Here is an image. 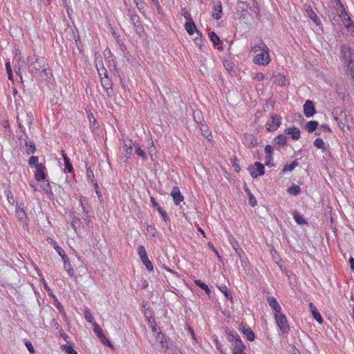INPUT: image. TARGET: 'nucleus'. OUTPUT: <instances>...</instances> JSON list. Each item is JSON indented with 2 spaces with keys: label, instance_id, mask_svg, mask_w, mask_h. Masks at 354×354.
Returning <instances> with one entry per match:
<instances>
[{
  "label": "nucleus",
  "instance_id": "obj_1",
  "mask_svg": "<svg viewBox=\"0 0 354 354\" xmlns=\"http://www.w3.org/2000/svg\"><path fill=\"white\" fill-rule=\"evenodd\" d=\"M339 58L346 67L347 72L354 75V50L345 44H342Z\"/></svg>",
  "mask_w": 354,
  "mask_h": 354
},
{
  "label": "nucleus",
  "instance_id": "obj_2",
  "mask_svg": "<svg viewBox=\"0 0 354 354\" xmlns=\"http://www.w3.org/2000/svg\"><path fill=\"white\" fill-rule=\"evenodd\" d=\"M226 333L228 335V341L233 343V354H245L246 346L240 336L236 332L228 330Z\"/></svg>",
  "mask_w": 354,
  "mask_h": 354
},
{
  "label": "nucleus",
  "instance_id": "obj_3",
  "mask_svg": "<svg viewBox=\"0 0 354 354\" xmlns=\"http://www.w3.org/2000/svg\"><path fill=\"white\" fill-rule=\"evenodd\" d=\"M27 64L28 72L35 75L44 67L45 60L44 58H39L38 55H34L33 57H28Z\"/></svg>",
  "mask_w": 354,
  "mask_h": 354
},
{
  "label": "nucleus",
  "instance_id": "obj_4",
  "mask_svg": "<svg viewBox=\"0 0 354 354\" xmlns=\"http://www.w3.org/2000/svg\"><path fill=\"white\" fill-rule=\"evenodd\" d=\"M261 47L263 48L261 53L257 54L253 58V62L255 64H257L259 66H266L270 63V62L271 60L270 55H269V48L263 42L261 43Z\"/></svg>",
  "mask_w": 354,
  "mask_h": 354
},
{
  "label": "nucleus",
  "instance_id": "obj_5",
  "mask_svg": "<svg viewBox=\"0 0 354 354\" xmlns=\"http://www.w3.org/2000/svg\"><path fill=\"white\" fill-rule=\"evenodd\" d=\"M275 319L277 326L283 333H287L290 330V326L288 324L287 319L285 315L279 313L275 315Z\"/></svg>",
  "mask_w": 354,
  "mask_h": 354
},
{
  "label": "nucleus",
  "instance_id": "obj_6",
  "mask_svg": "<svg viewBox=\"0 0 354 354\" xmlns=\"http://www.w3.org/2000/svg\"><path fill=\"white\" fill-rule=\"evenodd\" d=\"M248 170L253 178H257L259 176H262L265 173L264 165L259 162H255L253 166L248 167Z\"/></svg>",
  "mask_w": 354,
  "mask_h": 354
},
{
  "label": "nucleus",
  "instance_id": "obj_7",
  "mask_svg": "<svg viewBox=\"0 0 354 354\" xmlns=\"http://www.w3.org/2000/svg\"><path fill=\"white\" fill-rule=\"evenodd\" d=\"M123 148L125 152L124 156L122 158L123 162H127L130 158L133 151V142L131 139L124 138L122 140Z\"/></svg>",
  "mask_w": 354,
  "mask_h": 354
},
{
  "label": "nucleus",
  "instance_id": "obj_8",
  "mask_svg": "<svg viewBox=\"0 0 354 354\" xmlns=\"http://www.w3.org/2000/svg\"><path fill=\"white\" fill-rule=\"evenodd\" d=\"M281 118L278 115L271 116V122H268L266 124V129L268 131H274L280 126Z\"/></svg>",
  "mask_w": 354,
  "mask_h": 354
},
{
  "label": "nucleus",
  "instance_id": "obj_9",
  "mask_svg": "<svg viewBox=\"0 0 354 354\" xmlns=\"http://www.w3.org/2000/svg\"><path fill=\"white\" fill-rule=\"evenodd\" d=\"M127 15L130 18V20L132 24L134 26L136 31L142 29L140 17L136 13H135L131 9H127Z\"/></svg>",
  "mask_w": 354,
  "mask_h": 354
},
{
  "label": "nucleus",
  "instance_id": "obj_10",
  "mask_svg": "<svg viewBox=\"0 0 354 354\" xmlns=\"http://www.w3.org/2000/svg\"><path fill=\"white\" fill-rule=\"evenodd\" d=\"M93 331L97 335V336L100 339L101 342L106 345H108L109 346H111V342L109 341V339L106 337V336L104 335L102 328L100 327V326L95 322L93 323Z\"/></svg>",
  "mask_w": 354,
  "mask_h": 354
},
{
  "label": "nucleus",
  "instance_id": "obj_11",
  "mask_svg": "<svg viewBox=\"0 0 354 354\" xmlns=\"http://www.w3.org/2000/svg\"><path fill=\"white\" fill-rule=\"evenodd\" d=\"M239 329L247 337L249 341L252 342L254 339V333L245 324L241 322L239 326Z\"/></svg>",
  "mask_w": 354,
  "mask_h": 354
},
{
  "label": "nucleus",
  "instance_id": "obj_12",
  "mask_svg": "<svg viewBox=\"0 0 354 354\" xmlns=\"http://www.w3.org/2000/svg\"><path fill=\"white\" fill-rule=\"evenodd\" d=\"M316 113L313 102L308 100L304 105V113L307 118L313 116Z\"/></svg>",
  "mask_w": 354,
  "mask_h": 354
},
{
  "label": "nucleus",
  "instance_id": "obj_13",
  "mask_svg": "<svg viewBox=\"0 0 354 354\" xmlns=\"http://www.w3.org/2000/svg\"><path fill=\"white\" fill-rule=\"evenodd\" d=\"M36 171L35 172V178L37 181H41L45 180L46 174L45 173L46 167L43 164L37 165Z\"/></svg>",
  "mask_w": 354,
  "mask_h": 354
},
{
  "label": "nucleus",
  "instance_id": "obj_14",
  "mask_svg": "<svg viewBox=\"0 0 354 354\" xmlns=\"http://www.w3.org/2000/svg\"><path fill=\"white\" fill-rule=\"evenodd\" d=\"M175 205H178L180 202L183 201L184 196L181 194L179 187H174L171 192Z\"/></svg>",
  "mask_w": 354,
  "mask_h": 354
},
{
  "label": "nucleus",
  "instance_id": "obj_15",
  "mask_svg": "<svg viewBox=\"0 0 354 354\" xmlns=\"http://www.w3.org/2000/svg\"><path fill=\"white\" fill-rule=\"evenodd\" d=\"M104 71V77H101V84L102 87L106 91L107 95H111L109 93V89L112 88V82L111 80L108 77L106 71L104 68H103Z\"/></svg>",
  "mask_w": 354,
  "mask_h": 354
},
{
  "label": "nucleus",
  "instance_id": "obj_16",
  "mask_svg": "<svg viewBox=\"0 0 354 354\" xmlns=\"http://www.w3.org/2000/svg\"><path fill=\"white\" fill-rule=\"evenodd\" d=\"M213 12H212V17L215 19H219L221 18V15L223 12L222 5L221 2L220 1H217L214 2V6H213Z\"/></svg>",
  "mask_w": 354,
  "mask_h": 354
},
{
  "label": "nucleus",
  "instance_id": "obj_17",
  "mask_svg": "<svg viewBox=\"0 0 354 354\" xmlns=\"http://www.w3.org/2000/svg\"><path fill=\"white\" fill-rule=\"evenodd\" d=\"M185 28L189 35H192L194 32L196 31L197 34L202 37L201 32L197 30L196 26L193 19L191 21H187L185 24Z\"/></svg>",
  "mask_w": 354,
  "mask_h": 354
},
{
  "label": "nucleus",
  "instance_id": "obj_18",
  "mask_svg": "<svg viewBox=\"0 0 354 354\" xmlns=\"http://www.w3.org/2000/svg\"><path fill=\"white\" fill-rule=\"evenodd\" d=\"M151 202L152 203V205L154 208L157 209V211L162 216L163 220L165 222H168L170 221L169 216L167 215V213L166 211L162 209L158 205V203L156 202V199L153 197H151Z\"/></svg>",
  "mask_w": 354,
  "mask_h": 354
},
{
  "label": "nucleus",
  "instance_id": "obj_19",
  "mask_svg": "<svg viewBox=\"0 0 354 354\" xmlns=\"http://www.w3.org/2000/svg\"><path fill=\"white\" fill-rule=\"evenodd\" d=\"M223 64L224 67L231 76H234L236 75V71L234 69V64L232 61L230 59H224L223 61Z\"/></svg>",
  "mask_w": 354,
  "mask_h": 354
},
{
  "label": "nucleus",
  "instance_id": "obj_20",
  "mask_svg": "<svg viewBox=\"0 0 354 354\" xmlns=\"http://www.w3.org/2000/svg\"><path fill=\"white\" fill-rule=\"evenodd\" d=\"M305 10L308 16L313 20V21L316 25H319L321 24L319 18L316 15V13L313 11L310 6H305Z\"/></svg>",
  "mask_w": 354,
  "mask_h": 354
},
{
  "label": "nucleus",
  "instance_id": "obj_21",
  "mask_svg": "<svg viewBox=\"0 0 354 354\" xmlns=\"http://www.w3.org/2000/svg\"><path fill=\"white\" fill-rule=\"evenodd\" d=\"M16 216L21 223L24 224L26 223L27 214L24 208L21 207L20 205L16 208Z\"/></svg>",
  "mask_w": 354,
  "mask_h": 354
},
{
  "label": "nucleus",
  "instance_id": "obj_22",
  "mask_svg": "<svg viewBox=\"0 0 354 354\" xmlns=\"http://www.w3.org/2000/svg\"><path fill=\"white\" fill-rule=\"evenodd\" d=\"M309 308L311 311V313L314 317V319L319 323L322 324L323 323V319L320 315V313L318 312L317 308L313 303H310Z\"/></svg>",
  "mask_w": 354,
  "mask_h": 354
},
{
  "label": "nucleus",
  "instance_id": "obj_23",
  "mask_svg": "<svg viewBox=\"0 0 354 354\" xmlns=\"http://www.w3.org/2000/svg\"><path fill=\"white\" fill-rule=\"evenodd\" d=\"M62 155L63 160L64 162L65 171H66L68 173H73L74 170H73V165L70 162L69 158L66 156V154L63 151H62Z\"/></svg>",
  "mask_w": 354,
  "mask_h": 354
},
{
  "label": "nucleus",
  "instance_id": "obj_24",
  "mask_svg": "<svg viewBox=\"0 0 354 354\" xmlns=\"http://www.w3.org/2000/svg\"><path fill=\"white\" fill-rule=\"evenodd\" d=\"M156 342L151 343L152 345H154L156 343H158L160 344V346L162 348L167 347V344L166 343V337L165 335L161 333H158L156 335Z\"/></svg>",
  "mask_w": 354,
  "mask_h": 354
},
{
  "label": "nucleus",
  "instance_id": "obj_25",
  "mask_svg": "<svg viewBox=\"0 0 354 354\" xmlns=\"http://www.w3.org/2000/svg\"><path fill=\"white\" fill-rule=\"evenodd\" d=\"M269 306L277 313L281 311V306L278 304L277 301L272 297H268L267 299Z\"/></svg>",
  "mask_w": 354,
  "mask_h": 354
},
{
  "label": "nucleus",
  "instance_id": "obj_26",
  "mask_svg": "<svg viewBox=\"0 0 354 354\" xmlns=\"http://www.w3.org/2000/svg\"><path fill=\"white\" fill-rule=\"evenodd\" d=\"M286 131L287 134L292 136L293 140H297L300 138V130L298 128L292 127V128H288Z\"/></svg>",
  "mask_w": 354,
  "mask_h": 354
},
{
  "label": "nucleus",
  "instance_id": "obj_27",
  "mask_svg": "<svg viewBox=\"0 0 354 354\" xmlns=\"http://www.w3.org/2000/svg\"><path fill=\"white\" fill-rule=\"evenodd\" d=\"M286 136L284 135H279L274 140V145H278L279 147L284 146L286 143Z\"/></svg>",
  "mask_w": 354,
  "mask_h": 354
},
{
  "label": "nucleus",
  "instance_id": "obj_28",
  "mask_svg": "<svg viewBox=\"0 0 354 354\" xmlns=\"http://www.w3.org/2000/svg\"><path fill=\"white\" fill-rule=\"evenodd\" d=\"M318 122L317 121H309L306 124V129L309 133H313L316 130L318 127Z\"/></svg>",
  "mask_w": 354,
  "mask_h": 354
},
{
  "label": "nucleus",
  "instance_id": "obj_29",
  "mask_svg": "<svg viewBox=\"0 0 354 354\" xmlns=\"http://www.w3.org/2000/svg\"><path fill=\"white\" fill-rule=\"evenodd\" d=\"M245 141L249 148H252L257 145V140L252 135H249L246 136Z\"/></svg>",
  "mask_w": 354,
  "mask_h": 354
},
{
  "label": "nucleus",
  "instance_id": "obj_30",
  "mask_svg": "<svg viewBox=\"0 0 354 354\" xmlns=\"http://www.w3.org/2000/svg\"><path fill=\"white\" fill-rule=\"evenodd\" d=\"M343 114L342 110L339 107H336L333 111V115L335 120L342 122V115Z\"/></svg>",
  "mask_w": 354,
  "mask_h": 354
},
{
  "label": "nucleus",
  "instance_id": "obj_31",
  "mask_svg": "<svg viewBox=\"0 0 354 354\" xmlns=\"http://www.w3.org/2000/svg\"><path fill=\"white\" fill-rule=\"evenodd\" d=\"M288 192L294 196H297L301 193V188L297 185H292L288 189Z\"/></svg>",
  "mask_w": 354,
  "mask_h": 354
},
{
  "label": "nucleus",
  "instance_id": "obj_32",
  "mask_svg": "<svg viewBox=\"0 0 354 354\" xmlns=\"http://www.w3.org/2000/svg\"><path fill=\"white\" fill-rule=\"evenodd\" d=\"M41 69L42 70L41 71V77L46 80H50L53 76L51 71L48 68H45L44 67Z\"/></svg>",
  "mask_w": 354,
  "mask_h": 354
},
{
  "label": "nucleus",
  "instance_id": "obj_33",
  "mask_svg": "<svg viewBox=\"0 0 354 354\" xmlns=\"http://www.w3.org/2000/svg\"><path fill=\"white\" fill-rule=\"evenodd\" d=\"M293 218L295 221L299 225L306 224L307 221L303 218V216L297 212L293 213Z\"/></svg>",
  "mask_w": 354,
  "mask_h": 354
},
{
  "label": "nucleus",
  "instance_id": "obj_34",
  "mask_svg": "<svg viewBox=\"0 0 354 354\" xmlns=\"http://www.w3.org/2000/svg\"><path fill=\"white\" fill-rule=\"evenodd\" d=\"M274 82L279 86H285L287 84V80L285 76L281 75H277L275 77Z\"/></svg>",
  "mask_w": 354,
  "mask_h": 354
},
{
  "label": "nucleus",
  "instance_id": "obj_35",
  "mask_svg": "<svg viewBox=\"0 0 354 354\" xmlns=\"http://www.w3.org/2000/svg\"><path fill=\"white\" fill-rule=\"evenodd\" d=\"M133 146L135 147L136 153L140 157H141L142 160H147V156L146 153L138 145L134 144Z\"/></svg>",
  "mask_w": 354,
  "mask_h": 354
},
{
  "label": "nucleus",
  "instance_id": "obj_36",
  "mask_svg": "<svg viewBox=\"0 0 354 354\" xmlns=\"http://www.w3.org/2000/svg\"><path fill=\"white\" fill-rule=\"evenodd\" d=\"M88 119L91 123V128L94 130L95 129H97L98 128V125H97V122L93 115V114L90 112L88 114Z\"/></svg>",
  "mask_w": 354,
  "mask_h": 354
},
{
  "label": "nucleus",
  "instance_id": "obj_37",
  "mask_svg": "<svg viewBox=\"0 0 354 354\" xmlns=\"http://www.w3.org/2000/svg\"><path fill=\"white\" fill-rule=\"evenodd\" d=\"M84 318H85V319L88 322H89V323H91L92 324H93V323H95V322L94 321V319H93V317L92 316V314H91V312L90 309L86 308L84 310Z\"/></svg>",
  "mask_w": 354,
  "mask_h": 354
},
{
  "label": "nucleus",
  "instance_id": "obj_38",
  "mask_svg": "<svg viewBox=\"0 0 354 354\" xmlns=\"http://www.w3.org/2000/svg\"><path fill=\"white\" fill-rule=\"evenodd\" d=\"M209 37L214 46H217L220 44V39L214 32H209Z\"/></svg>",
  "mask_w": 354,
  "mask_h": 354
},
{
  "label": "nucleus",
  "instance_id": "obj_39",
  "mask_svg": "<svg viewBox=\"0 0 354 354\" xmlns=\"http://www.w3.org/2000/svg\"><path fill=\"white\" fill-rule=\"evenodd\" d=\"M28 153H34L36 151V147L32 142L25 141Z\"/></svg>",
  "mask_w": 354,
  "mask_h": 354
},
{
  "label": "nucleus",
  "instance_id": "obj_40",
  "mask_svg": "<svg viewBox=\"0 0 354 354\" xmlns=\"http://www.w3.org/2000/svg\"><path fill=\"white\" fill-rule=\"evenodd\" d=\"M298 165H299V162L297 160L292 161L289 165H288V164L285 165L283 167V172H285L287 171H292L295 168V167H297Z\"/></svg>",
  "mask_w": 354,
  "mask_h": 354
},
{
  "label": "nucleus",
  "instance_id": "obj_41",
  "mask_svg": "<svg viewBox=\"0 0 354 354\" xmlns=\"http://www.w3.org/2000/svg\"><path fill=\"white\" fill-rule=\"evenodd\" d=\"M194 283L197 286H198L201 289L204 290L206 293L209 294V292H211L209 287L205 283L201 281V280H195Z\"/></svg>",
  "mask_w": 354,
  "mask_h": 354
},
{
  "label": "nucleus",
  "instance_id": "obj_42",
  "mask_svg": "<svg viewBox=\"0 0 354 354\" xmlns=\"http://www.w3.org/2000/svg\"><path fill=\"white\" fill-rule=\"evenodd\" d=\"M64 267L70 277H73L75 275V271L70 261L68 263H65L64 264Z\"/></svg>",
  "mask_w": 354,
  "mask_h": 354
},
{
  "label": "nucleus",
  "instance_id": "obj_43",
  "mask_svg": "<svg viewBox=\"0 0 354 354\" xmlns=\"http://www.w3.org/2000/svg\"><path fill=\"white\" fill-rule=\"evenodd\" d=\"M141 260H142L143 264L145 266L146 268L149 271L153 270V265H152L151 261L149 259L148 256L145 258L141 259Z\"/></svg>",
  "mask_w": 354,
  "mask_h": 354
},
{
  "label": "nucleus",
  "instance_id": "obj_44",
  "mask_svg": "<svg viewBox=\"0 0 354 354\" xmlns=\"http://www.w3.org/2000/svg\"><path fill=\"white\" fill-rule=\"evenodd\" d=\"M80 205L82 207V213H83V216H82V218L87 221V223L89 222V215H88V210L86 209L85 206L83 204V202L82 200H80Z\"/></svg>",
  "mask_w": 354,
  "mask_h": 354
},
{
  "label": "nucleus",
  "instance_id": "obj_45",
  "mask_svg": "<svg viewBox=\"0 0 354 354\" xmlns=\"http://www.w3.org/2000/svg\"><path fill=\"white\" fill-rule=\"evenodd\" d=\"M314 145L317 149H321L323 151H325V143L322 138H317L314 142Z\"/></svg>",
  "mask_w": 354,
  "mask_h": 354
},
{
  "label": "nucleus",
  "instance_id": "obj_46",
  "mask_svg": "<svg viewBox=\"0 0 354 354\" xmlns=\"http://www.w3.org/2000/svg\"><path fill=\"white\" fill-rule=\"evenodd\" d=\"M71 227L76 231L81 225V221L78 217H73L71 223Z\"/></svg>",
  "mask_w": 354,
  "mask_h": 354
},
{
  "label": "nucleus",
  "instance_id": "obj_47",
  "mask_svg": "<svg viewBox=\"0 0 354 354\" xmlns=\"http://www.w3.org/2000/svg\"><path fill=\"white\" fill-rule=\"evenodd\" d=\"M220 290L224 294L227 299H230V301H232L233 297L232 296V294L228 290L227 288L225 286L221 287Z\"/></svg>",
  "mask_w": 354,
  "mask_h": 354
},
{
  "label": "nucleus",
  "instance_id": "obj_48",
  "mask_svg": "<svg viewBox=\"0 0 354 354\" xmlns=\"http://www.w3.org/2000/svg\"><path fill=\"white\" fill-rule=\"evenodd\" d=\"M40 163L38 162V157L37 156H31L28 160V165L30 167H35L37 168V165H39Z\"/></svg>",
  "mask_w": 354,
  "mask_h": 354
},
{
  "label": "nucleus",
  "instance_id": "obj_49",
  "mask_svg": "<svg viewBox=\"0 0 354 354\" xmlns=\"http://www.w3.org/2000/svg\"><path fill=\"white\" fill-rule=\"evenodd\" d=\"M63 349L68 353V354H77V351L74 350L73 346L71 344H65L62 346Z\"/></svg>",
  "mask_w": 354,
  "mask_h": 354
},
{
  "label": "nucleus",
  "instance_id": "obj_50",
  "mask_svg": "<svg viewBox=\"0 0 354 354\" xmlns=\"http://www.w3.org/2000/svg\"><path fill=\"white\" fill-rule=\"evenodd\" d=\"M272 147L270 145H266L265 147V153H266V159H271L272 154Z\"/></svg>",
  "mask_w": 354,
  "mask_h": 354
},
{
  "label": "nucleus",
  "instance_id": "obj_51",
  "mask_svg": "<svg viewBox=\"0 0 354 354\" xmlns=\"http://www.w3.org/2000/svg\"><path fill=\"white\" fill-rule=\"evenodd\" d=\"M6 71H7L8 79L10 80H12L13 75H12V71L10 63L9 61L6 62Z\"/></svg>",
  "mask_w": 354,
  "mask_h": 354
},
{
  "label": "nucleus",
  "instance_id": "obj_52",
  "mask_svg": "<svg viewBox=\"0 0 354 354\" xmlns=\"http://www.w3.org/2000/svg\"><path fill=\"white\" fill-rule=\"evenodd\" d=\"M138 253L140 257V259L145 258L147 257V254L146 250L144 246L140 245L138 248Z\"/></svg>",
  "mask_w": 354,
  "mask_h": 354
},
{
  "label": "nucleus",
  "instance_id": "obj_53",
  "mask_svg": "<svg viewBox=\"0 0 354 354\" xmlns=\"http://www.w3.org/2000/svg\"><path fill=\"white\" fill-rule=\"evenodd\" d=\"M181 15L185 18L187 21L193 19L189 11L187 10L185 8L181 9Z\"/></svg>",
  "mask_w": 354,
  "mask_h": 354
},
{
  "label": "nucleus",
  "instance_id": "obj_54",
  "mask_svg": "<svg viewBox=\"0 0 354 354\" xmlns=\"http://www.w3.org/2000/svg\"><path fill=\"white\" fill-rule=\"evenodd\" d=\"M133 2L136 3V7L138 8V9L140 11V12H142L144 8H145V3L143 2L142 0H133Z\"/></svg>",
  "mask_w": 354,
  "mask_h": 354
},
{
  "label": "nucleus",
  "instance_id": "obj_55",
  "mask_svg": "<svg viewBox=\"0 0 354 354\" xmlns=\"http://www.w3.org/2000/svg\"><path fill=\"white\" fill-rule=\"evenodd\" d=\"M236 253L239 257L241 261L243 263L245 259V255L243 250L241 248L237 249Z\"/></svg>",
  "mask_w": 354,
  "mask_h": 354
},
{
  "label": "nucleus",
  "instance_id": "obj_56",
  "mask_svg": "<svg viewBox=\"0 0 354 354\" xmlns=\"http://www.w3.org/2000/svg\"><path fill=\"white\" fill-rule=\"evenodd\" d=\"M17 122L18 127H19V130H20V132H21V133H24V136H26V138H28V136H27V134H26V132H25V128H24V126L21 124V122H20V120H19V117H17Z\"/></svg>",
  "mask_w": 354,
  "mask_h": 354
},
{
  "label": "nucleus",
  "instance_id": "obj_57",
  "mask_svg": "<svg viewBox=\"0 0 354 354\" xmlns=\"http://www.w3.org/2000/svg\"><path fill=\"white\" fill-rule=\"evenodd\" d=\"M248 197L250 205L252 207H254L257 205V201L255 197L251 193H249Z\"/></svg>",
  "mask_w": 354,
  "mask_h": 354
},
{
  "label": "nucleus",
  "instance_id": "obj_58",
  "mask_svg": "<svg viewBox=\"0 0 354 354\" xmlns=\"http://www.w3.org/2000/svg\"><path fill=\"white\" fill-rule=\"evenodd\" d=\"M51 326L53 328H54L55 330H57L59 331H62V328H60V326L59 324H58L57 322H56L55 319H53L52 320V322H51Z\"/></svg>",
  "mask_w": 354,
  "mask_h": 354
},
{
  "label": "nucleus",
  "instance_id": "obj_59",
  "mask_svg": "<svg viewBox=\"0 0 354 354\" xmlns=\"http://www.w3.org/2000/svg\"><path fill=\"white\" fill-rule=\"evenodd\" d=\"M261 43L259 45L254 46L250 48V51L252 53H257L258 51H262Z\"/></svg>",
  "mask_w": 354,
  "mask_h": 354
},
{
  "label": "nucleus",
  "instance_id": "obj_60",
  "mask_svg": "<svg viewBox=\"0 0 354 354\" xmlns=\"http://www.w3.org/2000/svg\"><path fill=\"white\" fill-rule=\"evenodd\" d=\"M86 175H87V177L91 180V181H93L94 180V174H93V171L90 169V168H87L86 169Z\"/></svg>",
  "mask_w": 354,
  "mask_h": 354
},
{
  "label": "nucleus",
  "instance_id": "obj_61",
  "mask_svg": "<svg viewBox=\"0 0 354 354\" xmlns=\"http://www.w3.org/2000/svg\"><path fill=\"white\" fill-rule=\"evenodd\" d=\"M42 189L46 193H49L50 192H51V187L50 186V183L49 182H48L46 184H44L43 186H42Z\"/></svg>",
  "mask_w": 354,
  "mask_h": 354
},
{
  "label": "nucleus",
  "instance_id": "obj_62",
  "mask_svg": "<svg viewBox=\"0 0 354 354\" xmlns=\"http://www.w3.org/2000/svg\"><path fill=\"white\" fill-rule=\"evenodd\" d=\"M55 249L60 257L63 256L65 254L64 250L58 245L55 246Z\"/></svg>",
  "mask_w": 354,
  "mask_h": 354
},
{
  "label": "nucleus",
  "instance_id": "obj_63",
  "mask_svg": "<svg viewBox=\"0 0 354 354\" xmlns=\"http://www.w3.org/2000/svg\"><path fill=\"white\" fill-rule=\"evenodd\" d=\"M25 344H26V346L27 347L28 350L30 351V353L34 352V348L30 342L28 341L26 342Z\"/></svg>",
  "mask_w": 354,
  "mask_h": 354
},
{
  "label": "nucleus",
  "instance_id": "obj_64",
  "mask_svg": "<svg viewBox=\"0 0 354 354\" xmlns=\"http://www.w3.org/2000/svg\"><path fill=\"white\" fill-rule=\"evenodd\" d=\"M258 80H263L265 78V75L263 73H257L254 77Z\"/></svg>",
  "mask_w": 354,
  "mask_h": 354
}]
</instances>
